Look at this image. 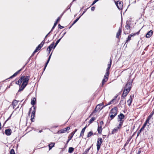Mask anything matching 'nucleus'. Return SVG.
Instances as JSON below:
<instances>
[{
    "instance_id": "1",
    "label": "nucleus",
    "mask_w": 154,
    "mask_h": 154,
    "mask_svg": "<svg viewBox=\"0 0 154 154\" xmlns=\"http://www.w3.org/2000/svg\"><path fill=\"white\" fill-rule=\"evenodd\" d=\"M125 117V115L122 113H121L118 116L117 121L119 122V124L117 126L118 129H120L122 126L124 122V119Z\"/></svg>"
},
{
    "instance_id": "2",
    "label": "nucleus",
    "mask_w": 154,
    "mask_h": 154,
    "mask_svg": "<svg viewBox=\"0 0 154 154\" xmlns=\"http://www.w3.org/2000/svg\"><path fill=\"white\" fill-rule=\"evenodd\" d=\"M106 106H104L103 103H100L97 105L94 110L90 115V116L94 115V113H95L96 112H97L100 109H101Z\"/></svg>"
},
{
    "instance_id": "3",
    "label": "nucleus",
    "mask_w": 154,
    "mask_h": 154,
    "mask_svg": "<svg viewBox=\"0 0 154 154\" xmlns=\"http://www.w3.org/2000/svg\"><path fill=\"white\" fill-rule=\"evenodd\" d=\"M103 143V140L101 137H99L98 138L97 140V150L98 151L100 148L101 144Z\"/></svg>"
},
{
    "instance_id": "4",
    "label": "nucleus",
    "mask_w": 154,
    "mask_h": 154,
    "mask_svg": "<svg viewBox=\"0 0 154 154\" xmlns=\"http://www.w3.org/2000/svg\"><path fill=\"white\" fill-rule=\"evenodd\" d=\"M116 4L119 10H122L123 5V3L122 2L118 1L116 2Z\"/></svg>"
},
{
    "instance_id": "5",
    "label": "nucleus",
    "mask_w": 154,
    "mask_h": 154,
    "mask_svg": "<svg viewBox=\"0 0 154 154\" xmlns=\"http://www.w3.org/2000/svg\"><path fill=\"white\" fill-rule=\"evenodd\" d=\"M45 42V40H43L41 43L35 49L34 51V53H36L39 50H40L41 48L43 46Z\"/></svg>"
},
{
    "instance_id": "6",
    "label": "nucleus",
    "mask_w": 154,
    "mask_h": 154,
    "mask_svg": "<svg viewBox=\"0 0 154 154\" xmlns=\"http://www.w3.org/2000/svg\"><path fill=\"white\" fill-rule=\"evenodd\" d=\"M118 108L116 107H114L110 110V113L116 115L117 114Z\"/></svg>"
},
{
    "instance_id": "7",
    "label": "nucleus",
    "mask_w": 154,
    "mask_h": 154,
    "mask_svg": "<svg viewBox=\"0 0 154 154\" xmlns=\"http://www.w3.org/2000/svg\"><path fill=\"white\" fill-rule=\"evenodd\" d=\"M132 83V80L128 81L126 85L125 89L129 90V91H130L131 88V86Z\"/></svg>"
},
{
    "instance_id": "8",
    "label": "nucleus",
    "mask_w": 154,
    "mask_h": 154,
    "mask_svg": "<svg viewBox=\"0 0 154 154\" xmlns=\"http://www.w3.org/2000/svg\"><path fill=\"white\" fill-rule=\"evenodd\" d=\"M77 130V129H75V130L73 131L70 134V135H69L70 136L68 137V139L67 141V142H66V143L67 144L68 143V142H69V140L72 139V138L73 137L75 133L76 132Z\"/></svg>"
},
{
    "instance_id": "9",
    "label": "nucleus",
    "mask_w": 154,
    "mask_h": 154,
    "mask_svg": "<svg viewBox=\"0 0 154 154\" xmlns=\"http://www.w3.org/2000/svg\"><path fill=\"white\" fill-rule=\"evenodd\" d=\"M29 76H23V81L22 83L27 85L29 82Z\"/></svg>"
},
{
    "instance_id": "10",
    "label": "nucleus",
    "mask_w": 154,
    "mask_h": 154,
    "mask_svg": "<svg viewBox=\"0 0 154 154\" xmlns=\"http://www.w3.org/2000/svg\"><path fill=\"white\" fill-rule=\"evenodd\" d=\"M130 91L129 90L125 89L123 92L122 96L123 97H125Z\"/></svg>"
},
{
    "instance_id": "11",
    "label": "nucleus",
    "mask_w": 154,
    "mask_h": 154,
    "mask_svg": "<svg viewBox=\"0 0 154 154\" xmlns=\"http://www.w3.org/2000/svg\"><path fill=\"white\" fill-rule=\"evenodd\" d=\"M152 31L150 30L146 34V37L147 38H149L152 35Z\"/></svg>"
},
{
    "instance_id": "12",
    "label": "nucleus",
    "mask_w": 154,
    "mask_h": 154,
    "mask_svg": "<svg viewBox=\"0 0 154 154\" xmlns=\"http://www.w3.org/2000/svg\"><path fill=\"white\" fill-rule=\"evenodd\" d=\"M121 33L122 28L119 27L116 35V38H119V36L121 34Z\"/></svg>"
},
{
    "instance_id": "13",
    "label": "nucleus",
    "mask_w": 154,
    "mask_h": 154,
    "mask_svg": "<svg viewBox=\"0 0 154 154\" xmlns=\"http://www.w3.org/2000/svg\"><path fill=\"white\" fill-rule=\"evenodd\" d=\"M54 42H53L47 48V50L49 51V53H50L53 47H54Z\"/></svg>"
},
{
    "instance_id": "14",
    "label": "nucleus",
    "mask_w": 154,
    "mask_h": 154,
    "mask_svg": "<svg viewBox=\"0 0 154 154\" xmlns=\"http://www.w3.org/2000/svg\"><path fill=\"white\" fill-rule=\"evenodd\" d=\"M24 68V67H23V68H22L17 71L15 73H14L13 75L11 76L10 77V79H11L13 78L14 77L16 76L19 72H20Z\"/></svg>"
},
{
    "instance_id": "15",
    "label": "nucleus",
    "mask_w": 154,
    "mask_h": 154,
    "mask_svg": "<svg viewBox=\"0 0 154 154\" xmlns=\"http://www.w3.org/2000/svg\"><path fill=\"white\" fill-rule=\"evenodd\" d=\"M11 133V129H8L5 130V134L8 136L10 135Z\"/></svg>"
},
{
    "instance_id": "16",
    "label": "nucleus",
    "mask_w": 154,
    "mask_h": 154,
    "mask_svg": "<svg viewBox=\"0 0 154 154\" xmlns=\"http://www.w3.org/2000/svg\"><path fill=\"white\" fill-rule=\"evenodd\" d=\"M18 101L16 100H14L12 102L11 105L13 106V109L15 108L16 106L18 104Z\"/></svg>"
},
{
    "instance_id": "17",
    "label": "nucleus",
    "mask_w": 154,
    "mask_h": 154,
    "mask_svg": "<svg viewBox=\"0 0 154 154\" xmlns=\"http://www.w3.org/2000/svg\"><path fill=\"white\" fill-rule=\"evenodd\" d=\"M26 85H26L25 84L22 83V85L20 87V88L19 89L18 91L20 92V91H23L24 89V88H25V87H26Z\"/></svg>"
},
{
    "instance_id": "18",
    "label": "nucleus",
    "mask_w": 154,
    "mask_h": 154,
    "mask_svg": "<svg viewBox=\"0 0 154 154\" xmlns=\"http://www.w3.org/2000/svg\"><path fill=\"white\" fill-rule=\"evenodd\" d=\"M107 76L105 74V75L104 76V78L102 80V86H103L104 85V83L106 82L107 80H108V77H106Z\"/></svg>"
},
{
    "instance_id": "19",
    "label": "nucleus",
    "mask_w": 154,
    "mask_h": 154,
    "mask_svg": "<svg viewBox=\"0 0 154 154\" xmlns=\"http://www.w3.org/2000/svg\"><path fill=\"white\" fill-rule=\"evenodd\" d=\"M86 128H87V126L86 125L84 128H83L82 129V130L81 132V133H80V135L79 137H80L81 136L83 137V136L84 135V132L85 131V130Z\"/></svg>"
},
{
    "instance_id": "20",
    "label": "nucleus",
    "mask_w": 154,
    "mask_h": 154,
    "mask_svg": "<svg viewBox=\"0 0 154 154\" xmlns=\"http://www.w3.org/2000/svg\"><path fill=\"white\" fill-rule=\"evenodd\" d=\"M23 76H22L19 79L18 81V85H19L20 86V85L21 84L22 82L23 81Z\"/></svg>"
},
{
    "instance_id": "21",
    "label": "nucleus",
    "mask_w": 154,
    "mask_h": 154,
    "mask_svg": "<svg viewBox=\"0 0 154 154\" xmlns=\"http://www.w3.org/2000/svg\"><path fill=\"white\" fill-rule=\"evenodd\" d=\"M97 130L99 134H101V133L102 130V128L101 126H100L99 125H98V127Z\"/></svg>"
},
{
    "instance_id": "22",
    "label": "nucleus",
    "mask_w": 154,
    "mask_h": 154,
    "mask_svg": "<svg viewBox=\"0 0 154 154\" xmlns=\"http://www.w3.org/2000/svg\"><path fill=\"white\" fill-rule=\"evenodd\" d=\"M132 137V136H131L128 139L125 144L124 145V147H125V146L128 144Z\"/></svg>"
},
{
    "instance_id": "23",
    "label": "nucleus",
    "mask_w": 154,
    "mask_h": 154,
    "mask_svg": "<svg viewBox=\"0 0 154 154\" xmlns=\"http://www.w3.org/2000/svg\"><path fill=\"white\" fill-rule=\"evenodd\" d=\"M66 132V130L65 129V128L61 129L59 131L57 132V133L59 134H62L65 133Z\"/></svg>"
},
{
    "instance_id": "24",
    "label": "nucleus",
    "mask_w": 154,
    "mask_h": 154,
    "mask_svg": "<svg viewBox=\"0 0 154 154\" xmlns=\"http://www.w3.org/2000/svg\"><path fill=\"white\" fill-rule=\"evenodd\" d=\"M51 54H52V53H51V54H50V55L49 56V57H48V59L47 62L46 63V64H45V66L44 67V71L48 64V63L49 61H50V59L51 58Z\"/></svg>"
},
{
    "instance_id": "25",
    "label": "nucleus",
    "mask_w": 154,
    "mask_h": 154,
    "mask_svg": "<svg viewBox=\"0 0 154 154\" xmlns=\"http://www.w3.org/2000/svg\"><path fill=\"white\" fill-rule=\"evenodd\" d=\"M51 54H52V53H51V54H50V55L49 56V57H48V59L47 62L46 63V64H45V66L44 67V71L48 64V63L49 61H50V59L51 58Z\"/></svg>"
},
{
    "instance_id": "26",
    "label": "nucleus",
    "mask_w": 154,
    "mask_h": 154,
    "mask_svg": "<svg viewBox=\"0 0 154 154\" xmlns=\"http://www.w3.org/2000/svg\"><path fill=\"white\" fill-rule=\"evenodd\" d=\"M135 34H134L133 35L131 34L128 36L127 39L126 40V42H127L129 41L131 39V37L132 36H134L135 35Z\"/></svg>"
},
{
    "instance_id": "27",
    "label": "nucleus",
    "mask_w": 154,
    "mask_h": 154,
    "mask_svg": "<svg viewBox=\"0 0 154 154\" xmlns=\"http://www.w3.org/2000/svg\"><path fill=\"white\" fill-rule=\"evenodd\" d=\"M36 99L35 98H33L32 100H31V104L34 106L36 103Z\"/></svg>"
},
{
    "instance_id": "28",
    "label": "nucleus",
    "mask_w": 154,
    "mask_h": 154,
    "mask_svg": "<svg viewBox=\"0 0 154 154\" xmlns=\"http://www.w3.org/2000/svg\"><path fill=\"white\" fill-rule=\"evenodd\" d=\"M110 67L109 66H108L106 70V75L107 76H108L109 75V70L110 69Z\"/></svg>"
},
{
    "instance_id": "29",
    "label": "nucleus",
    "mask_w": 154,
    "mask_h": 154,
    "mask_svg": "<svg viewBox=\"0 0 154 154\" xmlns=\"http://www.w3.org/2000/svg\"><path fill=\"white\" fill-rule=\"evenodd\" d=\"M54 143H53L48 145L49 150L51 149V148L54 146Z\"/></svg>"
},
{
    "instance_id": "30",
    "label": "nucleus",
    "mask_w": 154,
    "mask_h": 154,
    "mask_svg": "<svg viewBox=\"0 0 154 154\" xmlns=\"http://www.w3.org/2000/svg\"><path fill=\"white\" fill-rule=\"evenodd\" d=\"M62 37H63V36H62V37H61L59 39H58V40H57V42H56L55 43V45L54 46V49L56 47V46L58 44V43H59V42H60V41L61 39L62 38Z\"/></svg>"
},
{
    "instance_id": "31",
    "label": "nucleus",
    "mask_w": 154,
    "mask_h": 154,
    "mask_svg": "<svg viewBox=\"0 0 154 154\" xmlns=\"http://www.w3.org/2000/svg\"><path fill=\"white\" fill-rule=\"evenodd\" d=\"M74 149L72 147H70L69 148L68 152L69 153H72L74 151Z\"/></svg>"
},
{
    "instance_id": "32",
    "label": "nucleus",
    "mask_w": 154,
    "mask_h": 154,
    "mask_svg": "<svg viewBox=\"0 0 154 154\" xmlns=\"http://www.w3.org/2000/svg\"><path fill=\"white\" fill-rule=\"evenodd\" d=\"M96 119V118L94 117H92L89 121V124L91 123L94 121Z\"/></svg>"
},
{
    "instance_id": "33",
    "label": "nucleus",
    "mask_w": 154,
    "mask_h": 154,
    "mask_svg": "<svg viewBox=\"0 0 154 154\" xmlns=\"http://www.w3.org/2000/svg\"><path fill=\"white\" fill-rule=\"evenodd\" d=\"M130 97L131 98V99H129L127 101L128 104L129 106H130L131 105V104L132 102V101L131 100V96H130Z\"/></svg>"
},
{
    "instance_id": "34",
    "label": "nucleus",
    "mask_w": 154,
    "mask_h": 154,
    "mask_svg": "<svg viewBox=\"0 0 154 154\" xmlns=\"http://www.w3.org/2000/svg\"><path fill=\"white\" fill-rule=\"evenodd\" d=\"M125 27L128 30H130L131 29L130 25L129 23H127L125 26Z\"/></svg>"
},
{
    "instance_id": "35",
    "label": "nucleus",
    "mask_w": 154,
    "mask_h": 154,
    "mask_svg": "<svg viewBox=\"0 0 154 154\" xmlns=\"http://www.w3.org/2000/svg\"><path fill=\"white\" fill-rule=\"evenodd\" d=\"M93 135V133L92 131L89 132L88 134L87 137H89Z\"/></svg>"
},
{
    "instance_id": "36",
    "label": "nucleus",
    "mask_w": 154,
    "mask_h": 154,
    "mask_svg": "<svg viewBox=\"0 0 154 154\" xmlns=\"http://www.w3.org/2000/svg\"><path fill=\"white\" fill-rule=\"evenodd\" d=\"M118 129L117 127L116 128H114L112 131V134H114L116 132Z\"/></svg>"
},
{
    "instance_id": "37",
    "label": "nucleus",
    "mask_w": 154,
    "mask_h": 154,
    "mask_svg": "<svg viewBox=\"0 0 154 154\" xmlns=\"http://www.w3.org/2000/svg\"><path fill=\"white\" fill-rule=\"evenodd\" d=\"M91 147H90V148H88L82 154H87L89 150L90 149Z\"/></svg>"
},
{
    "instance_id": "38",
    "label": "nucleus",
    "mask_w": 154,
    "mask_h": 154,
    "mask_svg": "<svg viewBox=\"0 0 154 154\" xmlns=\"http://www.w3.org/2000/svg\"><path fill=\"white\" fill-rule=\"evenodd\" d=\"M116 116V115H114V114H110V113L109 114V116H110V118H111V120L113 119L115 117V116Z\"/></svg>"
},
{
    "instance_id": "39",
    "label": "nucleus",
    "mask_w": 154,
    "mask_h": 154,
    "mask_svg": "<svg viewBox=\"0 0 154 154\" xmlns=\"http://www.w3.org/2000/svg\"><path fill=\"white\" fill-rule=\"evenodd\" d=\"M36 111V107H34L33 108V109L32 112V115H35V113Z\"/></svg>"
},
{
    "instance_id": "40",
    "label": "nucleus",
    "mask_w": 154,
    "mask_h": 154,
    "mask_svg": "<svg viewBox=\"0 0 154 154\" xmlns=\"http://www.w3.org/2000/svg\"><path fill=\"white\" fill-rule=\"evenodd\" d=\"M80 17H79V18L76 19V20H75L72 23V26L80 18Z\"/></svg>"
},
{
    "instance_id": "41",
    "label": "nucleus",
    "mask_w": 154,
    "mask_h": 154,
    "mask_svg": "<svg viewBox=\"0 0 154 154\" xmlns=\"http://www.w3.org/2000/svg\"><path fill=\"white\" fill-rule=\"evenodd\" d=\"M152 118L151 117H149V116H148V117L146 120V122L148 123V124H149V120H150L151 118Z\"/></svg>"
},
{
    "instance_id": "42",
    "label": "nucleus",
    "mask_w": 154,
    "mask_h": 154,
    "mask_svg": "<svg viewBox=\"0 0 154 154\" xmlns=\"http://www.w3.org/2000/svg\"><path fill=\"white\" fill-rule=\"evenodd\" d=\"M152 118L151 117H149V116H148V117L146 120V122L148 123V124H149V120H150L151 118Z\"/></svg>"
},
{
    "instance_id": "43",
    "label": "nucleus",
    "mask_w": 154,
    "mask_h": 154,
    "mask_svg": "<svg viewBox=\"0 0 154 154\" xmlns=\"http://www.w3.org/2000/svg\"><path fill=\"white\" fill-rule=\"evenodd\" d=\"M115 100V99H112L111 101H110L109 102V103H108V104H107L106 105V106H107L108 105H110V104H111L112 103V102L114 100Z\"/></svg>"
},
{
    "instance_id": "44",
    "label": "nucleus",
    "mask_w": 154,
    "mask_h": 154,
    "mask_svg": "<svg viewBox=\"0 0 154 154\" xmlns=\"http://www.w3.org/2000/svg\"><path fill=\"white\" fill-rule=\"evenodd\" d=\"M10 154H15L14 151L13 149H12L11 150Z\"/></svg>"
},
{
    "instance_id": "45",
    "label": "nucleus",
    "mask_w": 154,
    "mask_h": 154,
    "mask_svg": "<svg viewBox=\"0 0 154 154\" xmlns=\"http://www.w3.org/2000/svg\"><path fill=\"white\" fill-rule=\"evenodd\" d=\"M112 62V60L111 59H110L109 63L108 64V66L111 67Z\"/></svg>"
},
{
    "instance_id": "46",
    "label": "nucleus",
    "mask_w": 154,
    "mask_h": 154,
    "mask_svg": "<svg viewBox=\"0 0 154 154\" xmlns=\"http://www.w3.org/2000/svg\"><path fill=\"white\" fill-rule=\"evenodd\" d=\"M120 104L122 105H124V100H123L122 99L121 100L120 102Z\"/></svg>"
},
{
    "instance_id": "47",
    "label": "nucleus",
    "mask_w": 154,
    "mask_h": 154,
    "mask_svg": "<svg viewBox=\"0 0 154 154\" xmlns=\"http://www.w3.org/2000/svg\"><path fill=\"white\" fill-rule=\"evenodd\" d=\"M148 123V122H146L145 121V122L143 124V127H144V128H145V126H146V125H147V124Z\"/></svg>"
},
{
    "instance_id": "48",
    "label": "nucleus",
    "mask_w": 154,
    "mask_h": 154,
    "mask_svg": "<svg viewBox=\"0 0 154 154\" xmlns=\"http://www.w3.org/2000/svg\"><path fill=\"white\" fill-rule=\"evenodd\" d=\"M98 1V0H95L94 1V2H93V3L91 4V5H94Z\"/></svg>"
},
{
    "instance_id": "49",
    "label": "nucleus",
    "mask_w": 154,
    "mask_h": 154,
    "mask_svg": "<svg viewBox=\"0 0 154 154\" xmlns=\"http://www.w3.org/2000/svg\"><path fill=\"white\" fill-rule=\"evenodd\" d=\"M154 112H151V113L149 115V117H151V118H152V116H153V115L154 114Z\"/></svg>"
},
{
    "instance_id": "50",
    "label": "nucleus",
    "mask_w": 154,
    "mask_h": 154,
    "mask_svg": "<svg viewBox=\"0 0 154 154\" xmlns=\"http://www.w3.org/2000/svg\"><path fill=\"white\" fill-rule=\"evenodd\" d=\"M70 129V128L69 127H67L65 128V129L66 130V131L67 130H69Z\"/></svg>"
},
{
    "instance_id": "51",
    "label": "nucleus",
    "mask_w": 154,
    "mask_h": 154,
    "mask_svg": "<svg viewBox=\"0 0 154 154\" xmlns=\"http://www.w3.org/2000/svg\"><path fill=\"white\" fill-rule=\"evenodd\" d=\"M58 26L59 28L60 29H62L64 28L63 26H61L60 24H59Z\"/></svg>"
},
{
    "instance_id": "52",
    "label": "nucleus",
    "mask_w": 154,
    "mask_h": 154,
    "mask_svg": "<svg viewBox=\"0 0 154 154\" xmlns=\"http://www.w3.org/2000/svg\"><path fill=\"white\" fill-rule=\"evenodd\" d=\"M88 9V8H87L86 9L83 13H82V14H81V15L80 16V17H81V16H82L85 12L86 11L87 9Z\"/></svg>"
},
{
    "instance_id": "53",
    "label": "nucleus",
    "mask_w": 154,
    "mask_h": 154,
    "mask_svg": "<svg viewBox=\"0 0 154 154\" xmlns=\"http://www.w3.org/2000/svg\"><path fill=\"white\" fill-rule=\"evenodd\" d=\"M95 9V8L94 7H92L91 8V10L93 11Z\"/></svg>"
},
{
    "instance_id": "54",
    "label": "nucleus",
    "mask_w": 154,
    "mask_h": 154,
    "mask_svg": "<svg viewBox=\"0 0 154 154\" xmlns=\"http://www.w3.org/2000/svg\"><path fill=\"white\" fill-rule=\"evenodd\" d=\"M141 131L140 130L137 132V136H138V135L140 133Z\"/></svg>"
},
{
    "instance_id": "55",
    "label": "nucleus",
    "mask_w": 154,
    "mask_h": 154,
    "mask_svg": "<svg viewBox=\"0 0 154 154\" xmlns=\"http://www.w3.org/2000/svg\"><path fill=\"white\" fill-rule=\"evenodd\" d=\"M141 150L140 149H139V150H138L137 153V154H140L141 153Z\"/></svg>"
},
{
    "instance_id": "56",
    "label": "nucleus",
    "mask_w": 154,
    "mask_h": 154,
    "mask_svg": "<svg viewBox=\"0 0 154 154\" xmlns=\"http://www.w3.org/2000/svg\"><path fill=\"white\" fill-rule=\"evenodd\" d=\"M31 121L32 122H34V118H32V117H31Z\"/></svg>"
},
{
    "instance_id": "57",
    "label": "nucleus",
    "mask_w": 154,
    "mask_h": 154,
    "mask_svg": "<svg viewBox=\"0 0 154 154\" xmlns=\"http://www.w3.org/2000/svg\"><path fill=\"white\" fill-rule=\"evenodd\" d=\"M35 116V115H33L32 114L31 117H32V118H34Z\"/></svg>"
},
{
    "instance_id": "58",
    "label": "nucleus",
    "mask_w": 154,
    "mask_h": 154,
    "mask_svg": "<svg viewBox=\"0 0 154 154\" xmlns=\"http://www.w3.org/2000/svg\"><path fill=\"white\" fill-rule=\"evenodd\" d=\"M35 53H34V51L33 52V53H32V55H31V56H30V58H31V57H32L34 55V54Z\"/></svg>"
},
{
    "instance_id": "59",
    "label": "nucleus",
    "mask_w": 154,
    "mask_h": 154,
    "mask_svg": "<svg viewBox=\"0 0 154 154\" xmlns=\"http://www.w3.org/2000/svg\"><path fill=\"white\" fill-rule=\"evenodd\" d=\"M60 17H59L57 19V20L56 21L58 22L59 21H60Z\"/></svg>"
},
{
    "instance_id": "60",
    "label": "nucleus",
    "mask_w": 154,
    "mask_h": 154,
    "mask_svg": "<svg viewBox=\"0 0 154 154\" xmlns=\"http://www.w3.org/2000/svg\"><path fill=\"white\" fill-rule=\"evenodd\" d=\"M12 115V114L6 120V121L10 119Z\"/></svg>"
},
{
    "instance_id": "61",
    "label": "nucleus",
    "mask_w": 154,
    "mask_h": 154,
    "mask_svg": "<svg viewBox=\"0 0 154 154\" xmlns=\"http://www.w3.org/2000/svg\"><path fill=\"white\" fill-rule=\"evenodd\" d=\"M55 27V26H53V27L52 28V29H51V32H52V31L53 30V29Z\"/></svg>"
},
{
    "instance_id": "62",
    "label": "nucleus",
    "mask_w": 154,
    "mask_h": 154,
    "mask_svg": "<svg viewBox=\"0 0 154 154\" xmlns=\"http://www.w3.org/2000/svg\"><path fill=\"white\" fill-rule=\"evenodd\" d=\"M71 7V5H68L67 7V9H69Z\"/></svg>"
},
{
    "instance_id": "63",
    "label": "nucleus",
    "mask_w": 154,
    "mask_h": 154,
    "mask_svg": "<svg viewBox=\"0 0 154 154\" xmlns=\"http://www.w3.org/2000/svg\"><path fill=\"white\" fill-rule=\"evenodd\" d=\"M100 124L102 125L103 124V121H101L100 122Z\"/></svg>"
},
{
    "instance_id": "64",
    "label": "nucleus",
    "mask_w": 154,
    "mask_h": 154,
    "mask_svg": "<svg viewBox=\"0 0 154 154\" xmlns=\"http://www.w3.org/2000/svg\"><path fill=\"white\" fill-rule=\"evenodd\" d=\"M73 2L72 1V2H71L70 4L69 5H72V2Z\"/></svg>"
}]
</instances>
